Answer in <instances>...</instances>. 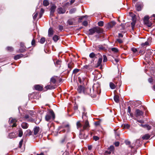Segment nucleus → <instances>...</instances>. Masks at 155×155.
Instances as JSON below:
<instances>
[{"mask_svg":"<svg viewBox=\"0 0 155 155\" xmlns=\"http://www.w3.org/2000/svg\"><path fill=\"white\" fill-rule=\"evenodd\" d=\"M101 93L100 85L99 83L96 82L94 83L92 87V92L91 93V97H95L97 94H99Z\"/></svg>","mask_w":155,"mask_h":155,"instance_id":"nucleus-1","label":"nucleus"},{"mask_svg":"<svg viewBox=\"0 0 155 155\" xmlns=\"http://www.w3.org/2000/svg\"><path fill=\"white\" fill-rule=\"evenodd\" d=\"M89 31L88 35H93L95 32L98 34L102 33L103 32V30L101 28L97 27L90 29Z\"/></svg>","mask_w":155,"mask_h":155,"instance_id":"nucleus-2","label":"nucleus"},{"mask_svg":"<svg viewBox=\"0 0 155 155\" xmlns=\"http://www.w3.org/2000/svg\"><path fill=\"white\" fill-rule=\"evenodd\" d=\"M55 118L54 114L53 111H51L50 112L47 114L45 117V120L47 121H49L52 119L54 120Z\"/></svg>","mask_w":155,"mask_h":155,"instance_id":"nucleus-3","label":"nucleus"},{"mask_svg":"<svg viewBox=\"0 0 155 155\" xmlns=\"http://www.w3.org/2000/svg\"><path fill=\"white\" fill-rule=\"evenodd\" d=\"M17 120L15 119L10 118L9 121V123L12 127H15L17 126Z\"/></svg>","mask_w":155,"mask_h":155,"instance_id":"nucleus-4","label":"nucleus"},{"mask_svg":"<svg viewBox=\"0 0 155 155\" xmlns=\"http://www.w3.org/2000/svg\"><path fill=\"white\" fill-rule=\"evenodd\" d=\"M143 114V112L139 109H136L135 111V116L136 117L139 118Z\"/></svg>","mask_w":155,"mask_h":155,"instance_id":"nucleus-5","label":"nucleus"},{"mask_svg":"<svg viewBox=\"0 0 155 155\" xmlns=\"http://www.w3.org/2000/svg\"><path fill=\"white\" fill-rule=\"evenodd\" d=\"M116 24L115 22L112 21L108 23L106 25V28H107L110 29L112 28Z\"/></svg>","mask_w":155,"mask_h":155,"instance_id":"nucleus-6","label":"nucleus"},{"mask_svg":"<svg viewBox=\"0 0 155 155\" xmlns=\"http://www.w3.org/2000/svg\"><path fill=\"white\" fill-rule=\"evenodd\" d=\"M91 93H92L91 88H84V94H89L91 96Z\"/></svg>","mask_w":155,"mask_h":155,"instance_id":"nucleus-7","label":"nucleus"},{"mask_svg":"<svg viewBox=\"0 0 155 155\" xmlns=\"http://www.w3.org/2000/svg\"><path fill=\"white\" fill-rule=\"evenodd\" d=\"M114 82L116 84V85L113 82H111L110 83V87L112 89H114L116 86H118V85L117 84V82H116L114 81ZM118 86H120L119 84L118 85Z\"/></svg>","mask_w":155,"mask_h":155,"instance_id":"nucleus-8","label":"nucleus"},{"mask_svg":"<svg viewBox=\"0 0 155 155\" xmlns=\"http://www.w3.org/2000/svg\"><path fill=\"white\" fill-rule=\"evenodd\" d=\"M24 118L26 119L28 121L33 122L34 121V120L32 118L30 117L28 114L25 115Z\"/></svg>","mask_w":155,"mask_h":155,"instance_id":"nucleus-9","label":"nucleus"},{"mask_svg":"<svg viewBox=\"0 0 155 155\" xmlns=\"http://www.w3.org/2000/svg\"><path fill=\"white\" fill-rule=\"evenodd\" d=\"M20 46L21 48H21L19 50V52L21 53L24 52L25 50L24 43L22 42H21L20 44Z\"/></svg>","mask_w":155,"mask_h":155,"instance_id":"nucleus-10","label":"nucleus"},{"mask_svg":"<svg viewBox=\"0 0 155 155\" xmlns=\"http://www.w3.org/2000/svg\"><path fill=\"white\" fill-rule=\"evenodd\" d=\"M58 13L59 14H63L65 13V10L61 7L58 8L57 9Z\"/></svg>","mask_w":155,"mask_h":155,"instance_id":"nucleus-11","label":"nucleus"},{"mask_svg":"<svg viewBox=\"0 0 155 155\" xmlns=\"http://www.w3.org/2000/svg\"><path fill=\"white\" fill-rule=\"evenodd\" d=\"M34 134L35 135H37L40 132V129L39 127H35L33 129Z\"/></svg>","mask_w":155,"mask_h":155,"instance_id":"nucleus-12","label":"nucleus"},{"mask_svg":"<svg viewBox=\"0 0 155 155\" xmlns=\"http://www.w3.org/2000/svg\"><path fill=\"white\" fill-rule=\"evenodd\" d=\"M84 87L81 85L79 86L78 88V91L80 93H83L84 91Z\"/></svg>","mask_w":155,"mask_h":155,"instance_id":"nucleus-13","label":"nucleus"},{"mask_svg":"<svg viewBox=\"0 0 155 155\" xmlns=\"http://www.w3.org/2000/svg\"><path fill=\"white\" fill-rule=\"evenodd\" d=\"M89 122L87 120H86L83 127V130L87 129L89 128Z\"/></svg>","mask_w":155,"mask_h":155,"instance_id":"nucleus-14","label":"nucleus"},{"mask_svg":"<svg viewBox=\"0 0 155 155\" xmlns=\"http://www.w3.org/2000/svg\"><path fill=\"white\" fill-rule=\"evenodd\" d=\"M56 8V6L55 5H52L50 9V13H51V14L54 13L55 12Z\"/></svg>","mask_w":155,"mask_h":155,"instance_id":"nucleus-15","label":"nucleus"},{"mask_svg":"<svg viewBox=\"0 0 155 155\" xmlns=\"http://www.w3.org/2000/svg\"><path fill=\"white\" fill-rule=\"evenodd\" d=\"M35 88L36 90L41 91L42 90L43 87L39 85H36L35 86Z\"/></svg>","mask_w":155,"mask_h":155,"instance_id":"nucleus-16","label":"nucleus"},{"mask_svg":"<svg viewBox=\"0 0 155 155\" xmlns=\"http://www.w3.org/2000/svg\"><path fill=\"white\" fill-rule=\"evenodd\" d=\"M76 125L77 128L79 130H80V132H81V129L82 127V125L80 121H78L76 123Z\"/></svg>","mask_w":155,"mask_h":155,"instance_id":"nucleus-17","label":"nucleus"},{"mask_svg":"<svg viewBox=\"0 0 155 155\" xmlns=\"http://www.w3.org/2000/svg\"><path fill=\"white\" fill-rule=\"evenodd\" d=\"M28 125L26 122H23L21 124V127L23 129H27L28 128Z\"/></svg>","mask_w":155,"mask_h":155,"instance_id":"nucleus-18","label":"nucleus"},{"mask_svg":"<svg viewBox=\"0 0 155 155\" xmlns=\"http://www.w3.org/2000/svg\"><path fill=\"white\" fill-rule=\"evenodd\" d=\"M53 34V31L51 28H49L48 31V36L49 37H51Z\"/></svg>","mask_w":155,"mask_h":155,"instance_id":"nucleus-19","label":"nucleus"},{"mask_svg":"<svg viewBox=\"0 0 155 155\" xmlns=\"http://www.w3.org/2000/svg\"><path fill=\"white\" fill-rule=\"evenodd\" d=\"M144 24L149 27H151L152 25V23L149 20L147 21H145L144 22Z\"/></svg>","mask_w":155,"mask_h":155,"instance_id":"nucleus-20","label":"nucleus"},{"mask_svg":"<svg viewBox=\"0 0 155 155\" xmlns=\"http://www.w3.org/2000/svg\"><path fill=\"white\" fill-rule=\"evenodd\" d=\"M151 51H152V50L150 49H148L147 50L146 54L145 55L146 57H148L150 55H151Z\"/></svg>","mask_w":155,"mask_h":155,"instance_id":"nucleus-21","label":"nucleus"},{"mask_svg":"<svg viewBox=\"0 0 155 155\" xmlns=\"http://www.w3.org/2000/svg\"><path fill=\"white\" fill-rule=\"evenodd\" d=\"M136 21L135 19L133 18L132 21L131 23V26L132 29L133 30L134 29V28L135 27V24L136 23Z\"/></svg>","mask_w":155,"mask_h":155,"instance_id":"nucleus-22","label":"nucleus"},{"mask_svg":"<svg viewBox=\"0 0 155 155\" xmlns=\"http://www.w3.org/2000/svg\"><path fill=\"white\" fill-rule=\"evenodd\" d=\"M26 141V139L25 138V137H23L19 142V147L20 148H21V147L23 142H25Z\"/></svg>","mask_w":155,"mask_h":155,"instance_id":"nucleus-23","label":"nucleus"},{"mask_svg":"<svg viewBox=\"0 0 155 155\" xmlns=\"http://www.w3.org/2000/svg\"><path fill=\"white\" fill-rule=\"evenodd\" d=\"M23 56V55L22 54L17 55L14 57V59L15 60H17L21 58Z\"/></svg>","mask_w":155,"mask_h":155,"instance_id":"nucleus-24","label":"nucleus"},{"mask_svg":"<svg viewBox=\"0 0 155 155\" xmlns=\"http://www.w3.org/2000/svg\"><path fill=\"white\" fill-rule=\"evenodd\" d=\"M125 143L126 145H129V147H130L131 148H134V146H132L131 145H130L131 143L128 140H126L125 141Z\"/></svg>","mask_w":155,"mask_h":155,"instance_id":"nucleus-25","label":"nucleus"},{"mask_svg":"<svg viewBox=\"0 0 155 155\" xmlns=\"http://www.w3.org/2000/svg\"><path fill=\"white\" fill-rule=\"evenodd\" d=\"M142 8L141 5L140 4H137L136 5V9L138 11H140Z\"/></svg>","mask_w":155,"mask_h":155,"instance_id":"nucleus-26","label":"nucleus"},{"mask_svg":"<svg viewBox=\"0 0 155 155\" xmlns=\"http://www.w3.org/2000/svg\"><path fill=\"white\" fill-rule=\"evenodd\" d=\"M45 88H46L47 90L48 89H54L55 87L53 85H52L51 84H49L47 85L45 87Z\"/></svg>","mask_w":155,"mask_h":155,"instance_id":"nucleus-27","label":"nucleus"},{"mask_svg":"<svg viewBox=\"0 0 155 155\" xmlns=\"http://www.w3.org/2000/svg\"><path fill=\"white\" fill-rule=\"evenodd\" d=\"M114 100L117 103H118L119 101V97L117 95H115L114 97Z\"/></svg>","mask_w":155,"mask_h":155,"instance_id":"nucleus-28","label":"nucleus"},{"mask_svg":"<svg viewBox=\"0 0 155 155\" xmlns=\"http://www.w3.org/2000/svg\"><path fill=\"white\" fill-rule=\"evenodd\" d=\"M43 5L45 6H47L49 5V3L47 0H44L43 2Z\"/></svg>","mask_w":155,"mask_h":155,"instance_id":"nucleus-29","label":"nucleus"},{"mask_svg":"<svg viewBox=\"0 0 155 155\" xmlns=\"http://www.w3.org/2000/svg\"><path fill=\"white\" fill-rule=\"evenodd\" d=\"M59 37L57 35H55L53 37V40L55 41H57L59 39Z\"/></svg>","mask_w":155,"mask_h":155,"instance_id":"nucleus-30","label":"nucleus"},{"mask_svg":"<svg viewBox=\"0 0 155 155\" xmlns=\"http://www.w3.org/2000/svg\"><path fill=\"white\" fill-rule=\"evenodd\" d=\"M56 79L54 78V77H53L51 78L50 80L51 83H52L53 84H55L56 82Z\"/></svg>","mask_w":155,"mask_h":155,"instance_id":"nucleus-31","label":"nucleus"},{"mask_svg":"<svg viewBox=\"0 0 155 155\" xmlns=\"http://www.w3.org/2000/svg\"><path fill=\"white\" fill-rule=\"evenodd\" d=\"M44 12V10L42 8H41V11L39 13V18H40L42 16L43 13Z\"/></svg>","mask_w":155,"mask_h":155,"instance_id":"nucleus-32","label":"nucleus"},{"mask_svg":"<svg viewBox=\"0 0 155 155\" xmlns=\"http://www.w3.org/2000/svg\"><path fill=\"white\" fill-rule=\"evenodd\" d=\"M61 63V61L59 60H57L56 62L54 63L55 64L57 67H58V65H60Z\"/></svg>","mask_w":155,"mask_h":155,"instance_id":"nucleus-33","label":"nucleus"},{"mask_svg":"<svg viewBox=\"0 0 155 155\" xmlns=\"http://www.w3.org/2000/svg\"><path fill=\"white\" fill-rule=\"evenodd\" d=\"M76 9L75 8H73L70 9L69 12L70 14H73L74 13L76 12Z\"/></svg>","mask_w":155,"mask_h":155,"instance_id":"nucleus-34","label":"nucleus"},{"mask_svg":"<svg viewBox=\"0 0 155 155\" xmlns=\"http://www.w3.org/2000/svg\"><path fill=\"white\" fill-rule=\"evenodd\" d=\"M102 58H99L97 62V64L98 66H100L102 62Z\"/></svg>","mask_w":155,"mask_h":155,"instance_id":"nucleus-35","label":"nucleus"},{"mask_svg":"<svg viewBox=\"0 0 155 155\" xmlns=\"http://www.w3.org/2000/svg\"><path fill=\"white\" fill-rule=\"evenodd\" d=\"M68 68L70 69V70H71L73 67V63H71V62L69 63L68 65Z\"/></svg>","mask_w":155,"mask_h":155,"instance_id":"nucleus-36","label":"nucleus"},{"mask_svg":"<svg viewBox=\"0 0 155 155\" xmlns=\"http://www.w3.org/2000/svg\"><path fill=\"white\" fill-rule=\"evenodd\" d=\"M111 50L112 51L115 52L117 53L118 51V49L116 48H111Z\"/></svg>","mask_w":155,"mask_h":155,"instance_id":"nucleus-37","label":"nucleus"},{"mask_svg":"<svg viewBox=\"0 0 155 155\" xmlns=\"http://www.w3.org/2000/svg\"><path fill=\"white\" fill-rule=\"evenodd\" d=\"M96 55L95 54L93 53L92 52L89 54V57L91 58H93L95 57Z\"/></svg>","mask_w":155,"mask_h":155,"instance_id":"nucleus-38","label":"nucleus"},{"mask_svg":"<svg viewBox=\"0 0 155 155\" xmlns=\"http://www.w3.org/2000/svg\"><path fill=\"white\" fill-rule=\"evenodd\" d=\"M80 70L78 69H74L73 72V74H76L77 73H78L79 71Z\"/></svg>","mask_w":155,"mask_h":155,"instance_id":"nucleus-39","label":"nucleus"},{"mask_svg":"<svg viewBox=\"0 0 155 155\" xmlns=\"http://www.w3.org/2000/svg\"><path fill=\"white\" fill-rule=\"evenodd\" d=\"M149 17L148 16H145L144 18L143 19V21L144 22H145V21H149Z\"/></svg>","mask_w":155,"mask_h":155,"instance_id":"nucleus-40","label":"nucleus"},{"mask_svg":"<svg viewBox=\"0 0 155 155\" xmlns=\"http://www.w3.org/2000/svg\"><path fill=\"white\" fill-rule=\"evenodd\" d=\"M45 41V38H42L40 40V43L41 44H43Z\"/></svg>","mask_w":155,"mask_h":155,"instance_id":"nucleus-41","label":"nucleus"},{"mask_svg":"<svg viewBox=\"0 0 155 155\" xmlns=\"http://www.w3.org/2000/svg\"><path fill=\"white\" fill-rule=\"evenodd\" d=\"M98 24L100 26H102L104 25V22L102 21H100L98 23Z\"/></svg>","mask_w":155,"mask_h":155,"instance_id":"nucleus-42","label":"nucleus"},{"mask_svg":"<svg viewBox=\"0 0 155 155\" xmlns=\"http://www.w3.org/2000/svg\"><path fill=\"white\" fill-rule=\"evenodd\" d=\"M93 138L94 140L97 141L99 140L100 137L98 136H93Z\"/></svg>","mask_w":155,"mask_h":155,"instance_id":"nucleus-43","label":"nucleus"},{"mask_svg":"<svg viewBox=\"0 0 155 155\" xmlns=\"http://www.w3.org/2000/svg\"><path fill=\"white\" fill-rule=\"evenodd\" d=\"M98 48L101 50H104L105 49V48L102 45H99Z\"/></svg>","mask_w":155,"mask_h":155,"instance_id":"nucleus-44","label":"nucleus"},{"mask_svg":"<svg viewBox=\"0 0 155 155\" xmlns=\"http://www.w3.org/2000/svg\"><path fill=\"white\" fill-rule=\"evenodd\" d=\"M114 147L113 146H111L109 148V150L111 151H112L114 150Z\"/></svg>","mask_w":155,"mask_h":155,"instance_id":"nucleus-45","label":"nucleus"},{"mask_svg":"<svg viewBox=\"0 0 155 155\" xmlns=\"http://www.w3.org/2000/svg\"><path fill=\"white\" fill-rule=\"evenodd\" d=\"M82 24L84 26H87L88 25L87 21H84L82 23Z\"/></svg>","mask_w":155,"mask_h":155,"instance_id":"nucleus-46","label":"nucleus"},{"mask_svg":"<svg viewBox=\"0 0 155 155\" xmlns=\"http://www.w3.org/2000/svg\"><path fill=\"white\" fill-rule=\"evenodd\" d=\"M6 49L7 50L9 51H12L13 50V48L11 47H7Z\"/></svg>","mask_w":155,"mask_h":155,"instance_id":"nucleus-47","label":"nucleus"},{"mask_svg":"<svg viewBox=\"0 0 155 155\" xmlns=\"http://www.w3.org/2000/svg\"><path fill=\"white\" fill-rule=\"evenodd\" d=\"M68 23L69 25H72L73 22L71 20H69L68 21Z\"/></svg>","mask_w":155,"mask_h":155,"instance_id":"nucleus-48","label":"nucleus"},{"mask_svg":"<svg viewBox=\"0 0 155 155\" xmlns=\"http://www.w3.org/2000/svg\"><path fill=\"white\" fill-rule=\"evenodd\" d=\"M103 62H106L107 61V58L106 56L105 55H103Z\"/></svg>","mask_w":155,"mask_h":155,"instance_id":"nucleus-49","label":"nucleus"},{"mask_svg":"<svg viewBox=\"0 0 155 155\" xmlns=\"http://www.w3.org/2000/svg\"><path fill=\"white\" fill-rule=\"evenodd\" d=\"M134 119L136 120H137V122H138L140 123H143L144 122V121L142 120H137V119H136V118H134Z\"/></svg>","mask_w":155,"mask_h":155,"instance_id":"nucleus-50","label":"nucleus"},{"mask_svg":"<svg viewBox=\"0 0 155 155\" xmlns=\"http://www.w3.org/2000/svg\"><path fill=\"white\" fill-rule=\"evenodd\" d=\"M150 136H142L143 140H148L150 138Z\"/></svg>","mask_w":155,"mask_h":155,"instance_id":"nucleus-51","label":"nucleus"},{"mask_svg":"<svg viewBox=\"0 0 155 155\" xmlns=\"http://www.w3.org/2000/svg\"><path fill=\"white\" fill-rule=\"evenodd\" d=\"M145 127L147 128L148 130H150L151 128V127L148 125L146 124Z\"/></svg>","mask_w":155,"mask_h":155,"instance_id":"nucleus-52","label":"nucleus"},{"mask_svg":"<svg viewBox=\"0 0 155 155\" xmlns=\"http://www.w3.org/2000/svg\"><path fill=\"white\" fill-rule=\"evenodd\" d=\"M26 132L29 134L28 136H30L32 135V132L30 130H27Z\"/></svg>","mask_w":155,"mask_h":155,"instance_id":"nucleus-53","label":"nucleus"},{"mask_svg":"<svg viewBox=\"0 0 155 155\" xmlns=\"http://www.w3.org/2000/svg\"><path fill=\"white\" fill-rule=\"evenodd\" d=\"M19 134L18 136H22L23 135V132L22 130H19Z\"/></svg>","mask_w":155,"mask_h":155,"instance_id":"nucleus-54","label":"nucleus"},{"mask_svg":"<svg viewBox=\"0 0 155 155\" xmlns=\"http://www.w3.org/2000/svg\"><path fill=\"white\" fill-rule=\"evenodd\" d=\"M124 127L125 128L129 129L130 128V126L128 124H125L124 125Z\"/></svg>","mask_w":155,"mask_h":155,"instance_id":"nucleus-55","label":"nucleus"},{"mask_svg":"<svg viewBox=\"0 0 155 155\" xmlns=\"http://www.w3.org/2000/svg\"><path fill=\"white\" fill-rule=\"evenodd\" d=\"M131 50L133 52L135 53L137 51V49L134 48H131Z\"/></svg>","mask_w":155,"mask_h":155,"instance_id":"nucleus-56","label":"nucleus"},{"mask_svg":"<svg viewBox=\"0 0 155 155\" xmlns=\"http://www.w3.org/2000/svg\"><path fill=\"white\" fill-rule=\"evenodd\" d=\"M38 12L36 13L33 16V18L34 20H35L37 18L38 15Z\"/></svg>","mask_w":155,"mask_h":155,"instance_id":"nucleus-57","label":"nucleus"},{"mask_svg":"<svg viewBox=\"0 0 155 155\" xmlns=\"http://www.w3.org/2000/svg\"><path fill=\"white\" fill-rule=\"evenodd\" d=\"M31 44L32 46H35V41L34 39L32 40Z\"/></svg>","mask_w":155,"mask_h":155,"instance_id":"nucleus-58","label":"nucleus"},{"mask_svg":"<svg viewBox=\"0 0 155 155\" xmlns=\"http://www.w3.org/2000/svg\"><path fill=\"white\" fill-rule=\"evenodd\" d=\"M117 40L119 43H121L123 42L122 40L120 38L117 39Z\"/></svg>","mask_w":155,"mask_h":155,"instance_id":"nucleus-59","label":"nucleus"},{"mask_svg":"<svg viewBox=\"0 0 155 155\" xmlns=\"http://www.w3.org/2000/svg\"><path fill=\"white\" fill-rule=\"evenodd\" d=\"M59 29L60 31H62L63 29V27L62 25H59Z\"/></svg>","mask_w":155,"mask_h":155,"instance_id":"nucleus-60","label":"nucleus"},{"mask_svg":"<svg viewBox=\"0 0 155 155\" xmlns=\"http://www.w3.org/2000/svg\"><path fill=\"white\" fill-rule=\"evenodd\" d=\"M114 145L116 147H118L119 145V142H116L114 143Z\"/></svg>","mask_w":155,"mask_h":155,"instance_id":"nucleus-61","label":"nucleus"},{"mask_svg":"<svg viewBox=\"0 0 155 155\" xmlns=\"http://www.w3.org/2000/svg\"><path fill=\"white\" fill-rule=\"evenodd\" d=\"M149 45V43L148 42L146 41L144 43L142 44V45L143 46L147 45Z\"/></svg>","mask_w":155,"mask_h":155,"instance_id":"nucleus-62","label":"nucleus"},{"mask_svg":"<svg viewBox=\"0 0 155 155\" xmlns=\"http://www.w3.org/2000/svg\"><path fill=\"white\" fill-rule=\"evenodd\" d=\"M127 110L128 113H131V108L130 106L128 107Z\"/></svg>","mask_w":155,"mask_h":155,"instance_id":"nucleus-63","label":"nucleus"},{"mask_svg":"<svg viewBox=\"0 0 155 155\" xmlns=\"http://www.w3.org/2000/svg\"><path fill=\"white\" fill-rule=\"evenodd\" d=\"M129 114L130 115V116L131 117L133 118V119H134V118H135L134 117V115H133V114H132L131 113H129Z\"/></svg>","mask_w":155,"mask_h":155,"instance_id":"nucleus-64","label":"nucleus"}]
</instances>
